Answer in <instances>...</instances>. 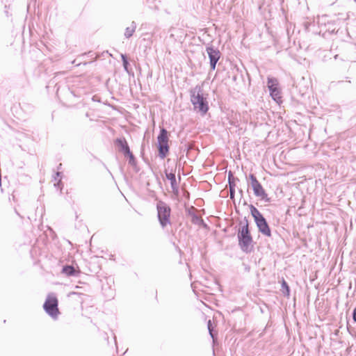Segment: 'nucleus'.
Instances as JSON below:
<instances>
[{"label": "nucleus", "instance_id": "obj_1", "mask_svg": "<svg viewBox=\"0 0 356 356\" xmlns=\"http://www.w3.org/2000/svg\"><path fill=\"white\" fill-rule=\"evenodd\" d=\"M191 101L195 110L200 112L202 115H205L207 113L209 110L208 102L203 97V93L200 88L191 91Z\"/></svg>", "mask_w": 356, "mask_h": 356}, {"label": "nucleus", "instance_id": "obj_2", "mask_svg": "<svg viewBox=\"0 0 356 356\" xmlns=\"http://www.w3.org/2000/svg\"><path fill=\"white\" fill-rule=\"evenodd\" d=\"M58 301L56 296L54 294H49L44 303L43 307L45 312L52 318H56L60 314L58 307Z\"/></svg>", "mask_w": 356, "mask_h": 356}, {"label": "nucleus", "instance_id": "obj_3", "mask_svg": "<svg viewBox=\"0 0 356 356\" xmlns=\"http://www.w3.org/2000/svg\"><path fill=\"white\" fill-rule=\"evenodd\" d=\"M158 149L159 156L164 159L169 152V137L168 133L165 129H162L157 137Z\"/></svg>", "mask_w": 356, "mask_h": 356}, {"label": "nucleus", "instance_id": "obj_4", "mask_svg": "<svg viewBox=\"0 0 356 356\" xmlns=\"http://www.w3.org/2000/svg\"><path fill=\"white\" fill-rule=\"evenodd\" d=\"M249 178L251 181V187L253 190L254 195L259 198L261 200L268 202L269 198L268 197V194L262 185L257 180V177L252 174L250 175Z\"/></svg>", "mask_w": 356, "mask_h": 356}, {"label": "nucleus", "instance_id": "obj_5", "mask_svg": "<svg viewBox=\"0 0 356 356\" xmlns=\"http://www.w3.org/2000/svg\"><path fill=\"white\" fill-rule=\"evenodd\" d=\"M238 239L241 248L245 251H248L252 241L248 229V223L243 226L241 231L239 232Z\"/></svg>", "mask_w": 356, "mask_h": 356}, {"label": "nucleus", "instance_id": "obj_6", "mask_svg": "<svg viewBox=\"0 0 356 356\" xmlns=\"http://www.w3.org/2000/svg\"><path fill=\"white\" fill-rule=\"evenodd\" d=\"M158 217L163 227L170 223V209L164 202H159L157 204Z\"/></svg>", "mask_w": 356, "mask_h": 356}, {"label": "nucleus", "instance_id": "obj_7", "mask_svg": "<svg viewBox=\"0 0 356 356\" xmlns=\"http://www.w3.org/2000/svg\"><path fill=\"white\" fill-rule=\"evenodd\" d=\"M268 87L270 92V96L278 104L282 103V97L281 95L280 90L278 88V81L276 79H268Z\"/></svg>", "mask_w": 356, "mask_h": 356}, {"label": "nucleus", "instance_id": "obj_8", "mask_svg": "<svg viewBox=\"0 0 356 356\" xmlns=\"http://www.w3.org/2000/svg\"><path fill=\"white\" fill-rule=\"evenodd\" d=\"M165 177L166 179L170 181L172 193L178 195L179 180H177L175 172L165 170Z\"/></svg>", "mask_w": 356, "mask_h": 356}, {"label": "nucleus", "instance_id": "obj_9", "mask_svg": "<svg viewBox=\"0 0 356 356\" xmlns=\"http://www.w3.org/2000/svg\"><path fill=\"white\" fill-rule=\"evenodd\" d=\"M207 52L210 58V64L211 67L214 70L216 67V65L220 57V51L213 47H207Z\"/></svg>", "mask_w": 356, "mask_h": 356}, {"label": "nucleus", "instance_id": "obj_10", "mask_svg": "<svg viewBox=\"0 0 356 356\" xmlns=\"http://www.w3.org/2000/svg\"><path fill=\"white\" fill-rule=\"evenodd\" d=\"M115 145L118 147L120 151L124 153V154L125 153H129V150L130 149L125 138H117L115 140Z\"/></svg>", "mask_w": 356, "mask_h": 356}, {"label": "nucleus", "instance_id": "obj_11", "mask_svg": "<svg viewBox=\"0 0 356 356\" xmlns=\"http://www.w3.org/2000/svg\"><path fill=\"white\" fill-rule=\"evenodd\" d=\"M257 227H259V231L266 236H270L271 235L270 229L266 221V220H260V222L257 223Z\"/></svg>", "mask_w": 356, "mask_h": 356}, {"label": "nucleus", "instance_id": "obj_12", "mask_svg": "<svg viewBox=\"0 0 356 356\" xmlns=\"http://www.w3.org/2000/svg\"><path fill=\"white\" fill-rule=\"evenodd\" d=\"M62 273L67 276H72L74 275L76 271L72 266H65L63 268ZM77 273H79V271H77Z\"/></svg>", "mask_w": 356, "mask_h": 356}, {"label": "nucleus", "instance_id": "obj_13", "mask_svg": "<svg viewBox=\"0 0 356 356\" xmlns=\"http://www.w3.org/2000/svg\"><path fill=\"white\" fill-rule=\"evenodd\" d=\"M282 291L284 296L289 297L290 296V289L286 282L282 279Z\"/></svg>", "mask_w": 356, "mask_h": 356}, {"label": "nucleus", "instance_id": "obj_14", "mask_svg": "<svg viewBox=\"0 0 356 356\" xmlns=\"http://www.w3.org/2000/svg\"><path fill=\"white\" fill-rule=\"evenodd\" d=\"M250 208L251 214L254 218H256L257 216H259L261 213L259 212V211L253 205H250Z\"/></svg>", "mask_w": 356, "mask_h": 356}, {"label": "nucleus", "instance_id": "obj_15", "mask_svg": "<svg viewBox=\"0 0 356 356\" xmlns=\"http://www.w3.org/2000/svg\"><path fill=\"white\" fill-rule=\"evenodd\" d=\"M55 181H54V186H56V184L59 186L60 183L61 182V179L60 178V174L58 172H57L56 174V177H55Z\"/></svg>", "mask_w": 356, "mask_h": 356}, {"label": "nucleus", "instance_id": "obj_16", "mask_svg": "<svg viewBox=\"0 0 356 356\" xmlns=\"http://www.w3.org/2000/svg\"><path fill=\"white\" fill-rule=\"evenodd\" d=\"M256 223H258V222H259L260 220H265V218H264V216H262L261 213H260L259 216H257L256 218H254Z\"/></svg>", "mask_w": 356, "mask_h": 356}, {"label": "nucleus", "instance_id": "obj_17", "mask_svg": "<svg viewBox=\"0 0 356 356\" xmlns=\"http://www.w3.org/2000/svg\"><path fill=\"white\" fill-rule=\"evenodd\" d=\"M124 155L127 156L129 158L130 162H131L134 160V156L132 152L130 151V149L129 150V153H125Z\"/></svg>", "mask_w": 356, "mask_h": 356}, {"label": "nucleus", "instance_id": "obj_18", "mask_svg": "<svg viewBox=\"0 0 356 356\" xmlns=\"http://www.w3.org/2000/svg\"><path fill=\"white\" fill-rule=\"evenodd\" d=\"M122 60H123L124 67L127 70V65H128V61L127 60V58H126V56L124 55H122Z\"/></svg>", "mask_w": 356, "mask_h": 356}, {"label": "nucleus", "instance_id": "obj_19", "mask_svg": "<svg viewBox=\"0 0 356 356\" xmlns=\"http://www.w3.org/2000/svg\"><path fill=\"white\" fill-rule=\"evenodd\" d=\"M353 320L356 322V307L353 310Z\"/></svg>", "mask_w": 356, "mask_h": 356}, {"label": "nucleus", "instance_id": "obj_20", "mask_svg": "<svg viewBox=\"0 0 356 356\" xmlns=\"http://www.w3.org/2000/svg\"><path fill=\"white\" fill-rule=\"evenodd\" d=\"M210 325H211V321L209 320L208 322V325H209V332L211 334V330L210 329Z\"/></svg>", "mask_w": 356, "mask_h": 356}, {"label": "nucleus", "instance_id": "obj_21", "mask_svg": "<svg viewBox=\"0 0 356 356\" xmlns=\"http://www.w3.org/2000/svg\"><path fill=\"white\" fill-rule=\"evenodd\" d=\"M128 33H129V34H128V36H129V37L131 35V33H130V31H128Z\"/></svg>", "mask_w": 356, "mask_h": 356}, {"label": "nucleus", "instance_id": "obj_22", "mask_svg": "<svg viewBox=\"0 0 356 356\" xmlns=\"http://www.w3.org/2000/svg\"><path fill=\"white\" fill-rule=\"evenodd\" d=\"M128 33H129V34H128V36H129V37L131 35V33H130V31H128Z\"/></svg>", "mask_w": 356, "mask_h": 356}, {"label": "nucleus", "instance_id": "obj_23", "mask_svg": "<svg viewBox=\"0 0 356 356\" xmlns=\"http://www.w3.org/2000/svg\"><path fill=\"white\" fill-rule=\"evenodd\" d=\"M355 1L356 2V0H355Z\"/></svg>", "mask_w": 356, "mask_h": 356}]
</instances>
